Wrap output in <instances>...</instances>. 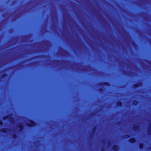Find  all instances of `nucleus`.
<instances>
[{"mask_svg":"<svg viewBox=\"0 0 151 151\" xmlns=\"http://www.w3.org/2000/svg\"><path fill=\"white\" fill-rule=\"evenodd\" d=\"M27 125L29 127H33L35 125V123L30 120H28V122L27 123Z\"/></svg>","mask_w":151,"mask_h":151,"instance_id":"f257e3e1","label":"nucleus"},{"mask_svg":"<svg viewBox=\"0 0 151 151\" xmlns=\"http://www.w3.org/2000/svg\"><path fill=\"white\" fill-rule=\"evenodd\" d=\"M17 127L19 128V131H21L23 128V126L22 124H19L17 125Z\"/></svg>","mask_w":151,"mask_h":151,"instance_id":"f03ea898","label":"nucleus"},{"mask_svg":"<svg viewBox=\"0 0 151 151\" xmlns=\"http://www.w3.org/2000/svg\"><path fill=\"white\" fill-rule=\"evenodd\" d=\"M1 131L3 132H7V129H2Z\"/></svg>","mask_w":151,"mask_h":151,"instance_id":"7ed1b4c3","label":"nucleus"},{"mask_svg":"<svg viewBox=\"0 0 151 151\" xmlns=\"http://www.w3.org/2000/svg\"><path fill=\"white\" fill-rule=\"evenodd\" d=\"M135 140L134 139H132L131 140V141L132 142H133Z\"/></svg>","mask_w":151,"mask_h":151,"instance_id":"20e7f679","label":"nucleus"},{"mask_svg":"<svg viewBox=\"0 0 151 151\" xmlns=\"http://www.w3.org/2000/svg\"><path fill=\"white\" fill-rule=\"evenodd\" d=\"M3 124V122L2 121H0V125H1Z\"/></svg>","mask_w":151,"mask_h":151,"instance_id":"39448f33","label":"nucleus"},{"mask_svg":"<svg viewBox=\"0 0 151 151\" xmlns=\"http://www.w3.org/2000/svg\"><path fill=\"white\" fill-rule=\"evenodd\" d=\"M12 119H10L9 121L11 122L12 121Z\"/></svg>","mask_w":151,"mask_h":151,"instance_id":"423d86ee","label":"nucleus"},{"mask_svg":"<svg viewBox=\"0 0 151 151\" xmlns=\"http://www.w3.org/2000/svg\"><path fill=\"white\" fill-rule=\"evenodd\" d=\"M16 135H14L13 136V137H16Z\"/></svg>","mask_w":151,"mask_h":151,"instance_id":"0eeeda50","label":"nucleus"},{"mask_svg":"<svg viewBox=\"0 0 151 151\" xmlns=\"http://www.w3.org/2000/svg\"><path fill=\"white\" fill-rule=\"evenodd\" d=\"M8 117H6V118H5L4 119H7V118Z\"/></svg>","mask_w":151,"mask_h":151,"instance_id":"6e6552de","label":"nucleus"},{"mask_svg":"<svg viewBox=\"0 0 151 151\" xmlns=\"http://www.w3.org/2000/svg\"><path fill=\"white\" fill-rule=\"evenodd\" d=\"M121 105V104L120 103V105Z\"/></svg>","mask_w":151,"mask_h":151,"instance_id":"1a4fd4ad","label":"nucleus"}]
</instances>
